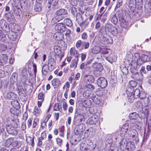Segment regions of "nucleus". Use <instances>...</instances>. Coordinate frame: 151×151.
Here are the masks:
<instances>
[{
  "label": "nucleus",
  "instance_id": "7c9ffc66",
  "mask_svg": "<svg viewBox=\"0 0 151 151\" xmlns=\"http://www.w3.org/2000/svg\"><path fill=\"white\" fill-rule=\"evenodd\" d=\"M69 27H71L73 26V23L71 20L69 18H65L64 20V23Z\"/></svg>",
  "mask_w": 151,
  "mask_h": 151
},
{
  "label": "nucleus",
  "instance_id": "aec40b11",
  "mask_svg": "<svg viewBox=\"0 0 151 151\" xmlns=\"http://www.w3.org/2000/svg\"><path fill=\"white\" fill-rule=\"evenodd\" d=\"M141 65L138 64L137 62L136 61L132 62L130 67L131 72H134V70H137V69L139 68Z\"/></svg>",
  "mask_w": 151,
  "mask_h": 151
},
{
  "label": "nucleus",
  "instance_id": "603ef678",
  "mask_svg": "<svg viewBox=\"0 0 151 151\" xmlns=\"http://www.w3.org/2000/svg\"><path fill=\"white\" fill-rule=\"evenodd\" d=\"M6 38V35L4 33V32L0 29V40H4Z\"/></svg>",
  "mask_w": 151,
  "mask_h": 151
},
{
  "label": "nucleus",
  "instance_id": "39448f33",
  "mask_svg": "<svg viewBox=\"0 0 151 151\" xmlns=\"http://www.w3.org/2000/svg\"><path fill=\"white\" fill-rule=\"evenodd\" d=\"M53 37L57 41H60V43L61 44L62 46L64 47V49L66 48L67 45L65 42L62 40L63 39V34L60 32H58L54 34Z\"/></svg>",
  "mask_w": 151,
  "mask_h": 151
},
{
  "label": "nucleus",
  "instance_id": "bb28decb",
  "mask_svg": "<svg viewBox=\"0 0 151 151\" xmlns=\"http://www.w3.org/2000/svg\"><path fill=\"white\" fill-rule=\"evenodd\" d=\"M129 127L128 124L127 123H126L124 124L122 127V130L124 132V133L122 134L121 133H120V136L122 138L123 137L126 133V130H127Z\"/></svg>",
  "mask_w": 151,
  "mask_h": 151
},
{
  "label": "nucleus",
  "instance_id": "774afa93",
  "mask_svg": "<svg viewBox=\"0 0 151 151\" xmlns=\"http://www.w3.org/2000/svg\"><path fill=\"white\" fill-rule=\"evenodd\" d=\"M88 35L85 32H83L81 35V38L83 40H86L88 38Z\"/></svg>",
  "mask_w": 151,
  "mask_h": 151
},
{
  "label": "nucleus",
  "instance_id": "2f4dec72",
  "mask_svg": "<svg viewBox=\"0 0 151 151\" xmlns=\"http://www.w3.org/2000/svg\"><path fill=\"white\" fill-rule=\"evenodd\" d=\"M13 100L11 101L12 104L16 109H19L20 108V105L19 102L16 99Z\"/></svg>",
  "mask_w": 151,
  "mask_h": 151
},
{
  "label": "nucleus",
  "instance_id": "2eb2a0df",
  "mask_svg": "<svg viewBox=\"0 0 151 151\" xmlns=\"http://www.w3.org/2000/svg\"><path fill=\"white\" fill-rule=\"evenodd\" d=\"M17 95L14 93L10 92L4 96V98L6 99L14 100L17 98Z\"/></svg>",
  "mask_w": 151,
  "mask_h": 151
},
{
  "label": "nucleus",
  "instance_id": "5701e85b",
  "mask_svg": "<svg viewBox=\"0 0 151 151\" xmlns=\"http://www.w3.org/2000/svg\"><path fill=\"white\" fill-rule=\"evenodd\" d=\"M13 8L14 13L17 17L19 18L22 12L21 9L17 6H13Z\"/></svg>",
  "mask_w": 151,
  "mask_h": 151
},
{
  "label": "nucleus",
  "instance_id": "49530a36",
  "mask_svg": "<svg viewBox=\"0 0 151 151\" xmlns=\"http://www.w3.org/2000/svg\"><path fill=\"white\" fill-rule=\"evenodd\" d=\"M96 68L97 71L101 72L103 70V67L101 63H97L96 65Z\"/></svg>",
  "mask_w": 151,
  "mask_h": 151
},
{
  "label": "nucleus",
  "instance_id": "052dcab7",
  "mask_svg": "<svg viewBox=\"0 0 151 151\" xmlns=\"http://www.w3.org/2000/svg\"><path fill=\"white\" fill-rule=\"evenodd\" d=\"M107 19V13H105L101 19V21L104 23L106 21Z\"/></svg>",
  "mask_w": 151,
  "mask_h": 151
},
{
  "label": "nucleus",
  "instance_id": "e433bc0d",
  "mask_svg": "<svg viewBox=\"0 0 151 151\" xmlns=\"http://www.w3.org/2000/svg\"><path fill=\"white\" fill-rule=\"evenodd\" d=\"M55 53L56 56L58 57L59 58H60L59 61H60L64 55V52H62L61 50L58 52L57 53Z\"/></svg>",
  "mask_w": 151,
  "mask_h": 151
},
{
  "label": "nucleus",
  "instance_id": "bf43d9fd",
  "mask_svg": "<svg viewBox=\"0 0 151 151\" xmlns=\"http://www.w3.org/2000/svg\"><path fill=\"white\" fill-rule=\"evenodd\" d=\"M86 88H89L91 90H93L95 88L94 86L91 84H88L86 85Z\"/></svg>",
  "mask_w": 151,
  "mask_h": 151
},
{
  "label": "nucleus",
  "instance_id": "a211bd4d",
  "mask_svg": "<svg viewBox=\"0 0 151 151\" xmlns=\"http://www.w3.org/2000/svg\"><path fill=\"white\" fill-rule=\"evenodd\" d=\"M145 107H151V95L148 96L147 98H145L144 100Z\"/></svg>",
  "mask_w": 151,
  "mask_h": 151
},
{
  "label": "nucleus",
  "instance_id": "cd10ccee",
  "mask_svg": "<svg viewBox=\"0 0 151 151\" xmlns=\"http://www.w3.org/2000/svg\"><path fill=\"white\" fill-rule=\"evenodd\" d=\"M51 82L52 84L55 88H58L61 84L59 79L57 78L53 79Z\"/></svg>",
  "mask_w": 151,
  "mask_h": 151
},
{
  "label": "nucleus",
  "instance_id": "393cba45",
  "mask_svg": "<svg viewBox=\"0 0 151 151\" xmlns=\"http://www.w3.org/2000/svg\"><path fill=\"white\" fill-rule=\"evenodd\" d=\"M83 116L82 114H78L75 115L74 121L78 123H79L82 121L83 118Z\"/></svg>",
  "mask_w": 151,
  "mask_h": 151
},
{
  "label": "nucleus",
  "instance_id": "680f3d73",
  "mask_svg": "<svg viewBox=\"0 0 151 151\" xmlns=\"http://www.w3.org/2000/svg\"><path fill=\"white\" fill-rule=\"evenodd\" d=\"M136 106L137 107H138L139 109L142 108V105L141 102L139 101H138L136 102Z\"/></svg>",
  "mask_w": 151,
  "mask_h": 151
},
{
  "label": "nucleus",
  "instance_id": "a18cd8bd",
  "mask_svg": "<svg viewBox=\"0 0 151 151\" xmlns=\"http://www.w3.org/2000/svg\"><path fill=\"white\" fill-rule=\"evenodd\" d=\"M54 111H59L61 112L62 110L61 106H59L58 104H55L54 105Z\"/></svg>",
  "mask_w": 151,
  "mask_h": 151
},
{
  "label": "nucleus",
  "instance_id": "4468645a",
  "mask_svg": "<svg viewBox=\"0 0 151 151\" xmlns=\"http://www.w3.org/2000/svg\"><path fill=\"white\" fill-rule=\"evenodd\" d=\"M84 81L87 83H92L95 81L94 77L91 75H86L84 77Z\"/></svg>",
  "mask_w": 151,
  "mask_h": 151
},
{
  "label": "nucleus",
  "instance_id": "412c9836",
  "mask_svg": "<svg viewBox=\"0 0 151 151\" xmlns=\"http://www.w3.org/2000/svg\"><path fill=\"white\" fill-rule=\"evenodd\" d=\"M67 14L68 12L67 10L64 9L62 8L58 10L54 13V14L63 16L66 15Z\"/></svg>",
  "mask_w": 151,
  "mask_h": 151
},
{
  "label": "nucleus",
  "instance_id": "13d9d810",
  "mask_svg": "<svg viewBox=\"0 0 151 151\" xmlns=\"http://www.w3.org/2000/svg\"><path fill=\"white\" fill-rule=\"evenodd\" d=\"M95 121H94L92 118L91 117L88 120V122L91 125H93L96 123Z\"/></svg>",
  "mask_w": 151,
  "mask_h": 151
},
{
  "label": "nucleus",
  "instance_id": "6e6552de",
  "mask_svg": "<svg viewBox=\"0 0 151 151\" xmlns=\"http://www.w3.org/2000/svg\"><path fill=\"white\" fill-rule=\"evenodd\" d=\"M151 56L150 54H142L141 56V60H139V64L142 65L143 63L150 61Z\"/></svg>",
  "mask_w": 151,
  "mask_h": 151
},
{
  "label": "nucleus",
  "instance_id": "e2e57ef3",
  "mask_svg": "<svg viewBox=\"0 0 151 151\" xmlns=\"http://www.w3.org/2000/svg\"><path fill=\"white\" fill-rule=\"evenodd\" d=\"M20 6L21 8H22L23 6H24L25 5H27V3H26V0H20Z\"/></svg>",
  "mask_w": 151,
  "mask_h": 151
},
{
  "label": "nucleus",
  "instance_id": "b1692460",
  "mask_svg": "<svg viewBox=\"0 0 151 151\" xmlns=\"http://www.w3.org/2000/svg\"><path fill=\"white\" fill-rule=\"evenodd\" d=\"M4 17L6 20L9 22H11L13 21L14 17L10 12L5 14Z\"/></svg>",
  "mask_w": 151,
  "mask_h": 151
},
{
  "label": "nucleus",
  "instance_id": "c756f323",
  "mask_svg": "<svg viewBox=\"0 0 151 151\" xmlns=\"http://www.w3.org/2000/svg\"><path fill=\"white\" fill-rule=\"evenodd\" d=\"M8 57L6 55H3L0 57V62L3 64H5L8 61Z\"/></svg>",
  "mask_w": 151,
  "mask_h": 151
},
{
  "label": "nucleus",
  "instance_id": "ddd939ff",
  "mask_svg": "<svg viewBox=\"0 0 151 151\" xmlns=\"http://www.w3.org/2000/svg\"><path fill=\"white\" fill-rule=\"evenodd\" d=\"M55 62L54 58H50L49 59L47 65L50 68V71H52L55 68Z\"/></svg>",
  "mask_w": 151,
  "mask_h": 151
},
{
  "label": "nucleus",
  "instance_id": "c85d7f7f",
  "mask_svg": "<svg viewBox=\"0 0 151 151\" xmlns=\"http://www.w3.org/2000/svg\"><path fill=\"white\" fill-rule=\"evenodd\" d=\"M49 70L50 71V68L47 64H44L43 66L42 70V74L46 75L47 74Z\"/></svg>",
  "mask_w": 151,
  "mask_h": 151
},
{
  "label": "nucleus",
  "instance_id": "09e8293b",
  "mask_svg": "<svg viewBox=\"0 0 151 151\" xmlns=\"http://www.w3.org/2000/svg\"><path fill=\"white\" fill-rule=\"evenodd\" d=\"M63 107L64 111H66L68 108V105L65 101V99H62Z\"/></svg>",
  "mask_w": 151,
  "mask_h": 151
},
{
  "label": "nucleus",
  "instance_id": "a878e982",
  "mask_svg": "<svg viewBox=\"0 0 151 151\" xmlns=\"http://www.w3.org/2000/svg\"><path fill=\"white\" fill-rule=\"evenodd\" d=\"M78 61V57L77 56L73 60H72L70 65V67L71 68H76L77 67Z\"/></svg>",
  "mask_w": 151,
  "mask_h": 151
},
{
  "label": "nucleus",
  "instance_id": "864d4df0",
  "mask_svg": "<svg viewBox=\"0 0 151 151\" xmlns=\"http://www.w3.org/2000/svg\"><path fill=\"white\" fill-rule=\"evenodd\" d=\"M83 41L81 40H78L77 42L76 43V47L78 48L82 45Z\"/></svg>",
  "mask_w": 151,
  "mask_h": 151
},
{
  "label": "nucleus",
  "instance_id": "f3484780",
  "mask_svg": "<svg viewBox=\"0 0 151 151\" xmlns=\"http://www.w3.org/2000/svg\"><path fill=\"white\" fill-rule=\"evenodd\" d=\"M117 56L114 53H111L110 55L106 58V59L111 63L114 62L117 60Z\"/></svg>",
  "mask_w": 151,
  "mask_h": 151
},
{
  "label": "nucleus",
  "instance_id": "0eeeda50",
  "mask_svg": "<svg viewBox=\"0 0 151 151\" xmlns=\"http://www.w3.org/2000/svg\"><path fill=\"white\" fill-rule=\"evenodd\" d=\"M7 132L11 134L15 135L17 134L18 132L16 129L13 125L7 124L6 126Z\"/></svg>",
  "mask_w": 151,
  "mask_h": 151
},
{
  "label": "nucleus",
  "instance_id": "37998d69",
  "mask_svg": "<svg viewBox=\"0 0 151 151\" xmlns=\"http://www.w3.org/2000/svg\"><path fill=\"white\" fill-rule=\"evenodd\" d=\"M92 100L93 102L96 104H99L100 102V100L99 98L96 96L92 97Z\"/></svg>",
  "mask_w": 151,
  "mask_h": 151
},
{
  "label": "nucleus",
  "instance_id": "423d86ee",
  "mask_svg": "<svg viewBox=\"0 0 151 151\" xmlns=\"http://www.w3.org/2000/svg\"><path fill=\"white\" fill-rule=\"evenodd\" d=\"M97 84L98 86L101 88H104L108 85L107 80L104 77H100L96 81Z\"/></svg>",
  "mask_w": 151,
  "mask_h": 151
},
{
  "label": "nucleus",
  "instance_id": "c03bdc74",
  "mask_svg": "<svg viewBox=\"0 0 151 151\" xmlns=\"http://www.w3.org/2000/svg\"><path fill=\"white\" fill-rule=\"evenodd\" d=\"M111 22L116 24L118 21V19L116 14L114 15L111 19Z\"/></svg>",
  "mask_w": 151,
  "mask_h": 151
},
{
  "label": "nucleus",
  "instance_id": "c9c22d12",
  "mask_svg": "<svg viewBox=\"0 0 151 151\" xmlns=\"http://www.w3.org/2000/svg\"><path fill=\"white\" fill-rule=\"evenodd\" d=\"M12 26V30H14L15 32L18 31L20 28V27L18 25L15 24H11Z\"/></svg>",
  "mask_w": 151,
  "mask_h": 151
},
{
  "label": "nucleus",
  "instance_id": "9d476101",
  "mask_svg": "<svg viewBox=\"0 0 151 151\" xmlns=\"http://www.w3.org/2000/svg\"><path fill=\"white\" fill-rule=\"evenodd\" d=\"M132 73L131 77L134 79L139 81H142L144 77L142 74L137 72H133Z\"/></svg>",
  "mask_w": 151,
  "mask_h": 151
},
{
  "label": "nucleus",
  "instance_id": "4be33fe9",
  "mask_svg": "<svg viewBox=\"0 0 151 151\" xmlns=\"http://www.w3.org/2000/svg\"><path fill=\"white\" fill-rule=\"evenodd\" d=\"M126 148L129 151H132L135 148V146L133 142L130 141L127 142Z\"/></svg>",
  "mask_w": 151,
  "mask_h": 151
},
{
  "label": "nucleus",
  "instance_id": "7ed1b4c3",
  "mask_svg": "<svg viewBox=\"0 0 151 151\" xmlns=\"http://www.w3.org/2000/svg\"><path fill=\"white\" fill-rule=\"evenodd\" d=\"M140 91L139 89L136 88L134 91L133 90L131 92H127V93L129 101L132 102L134 99L138 98Z\"/></svg>",
  "mask_w": 151,
  "mask_h": 151
},
{
  "label": "nucleus",
  "instance_id": "9b49d317",
  "mask_svg": "<svg viewBox=\"0 0 151 151\" xmlns=\"http://www.w3.org/2000/svg\"><path fill=\"white\" fill-rule=\"evenodd\" d=\"M137 85V83L134 81H131L129 82L127 89L126 92H130L132 91L133 90H134V88L136 87Z\"/></svg>",
  "mask_w": 151,
  "mask_h": 151
},
{
  "label": "nucleus",
  "instance_id": "dca6fc26",
  "mask_svg": "<svg viewBox=\"0 0 151 151\" xmlns=\"http://www.w3.org/2000/svg\"><path fill=\"white\" fill-rule=\"evenodd\" d=\"M55 16L53 17L52 20V22L54 23H57L61 20L64 18V17L63 16L58 15L57 14H54Z\"/></svg>",
  "mask_w": 151,
  "mask_h": 151
},
{
  "label": "nucleus",
  "instance_id": "6e6d98bb",
  "mask_svg": "<svg viewBox=\"0 0 151 151\" xmlns=\"http://www.w3.org/2000/svg\"><path fill=\"white\" fill-rule=\"evenodd\" d=\"M7 49L6 46L4 44L0 43V50L5 51Z\"/></svg>",
  "mask_w": 151,
  "mask_h": 151
},
{
  "label": "nucleus",
  "instance_id": "473e14b6",
  "mask_svg": "<svg viewBox=\"0 0 151 151\" xmlns=\"http://www.w3.org/2000/svg\"><path fill=\"white\" fill-rule=\"evenodd\" d=\"M27 141L28 144L29 145L33 146L35 145L34 138L30 136L28 137L27 139Z\"/></svg>",
  "mask_w": 151,
  "mask_h": 151
},
{
  "label": "nucleus",
  "instance_id": "79ce46f5",
  "mask_svg": "<svg viewBox=\"0 0 151 151\" xmlns=\"http://www.w3.org/2000/svg\"><path fill=\"white\" fill-rule=\"evenodd\" d=\"M89 46L90 43L89 42L83 41L82 47L83 48L85 49H87L89 47Z\"/></svg>",
  "mask_w": 151,
  "mask_h": 151
},
{
  "label": "nucleus",
  "instance_id": "8fccbe9b",
  "mask_svg": "<svg viewBox=\"0 0 151 151\" xmlns=\"http://www.w3.org/2000/svg\"><path fill=\"white\" fill-rule=\"evenodd\" d=\"M40 112V109L37 107H35L34 110L33 114L36 116H37Z\"/></svg>",
  "mask_w": 151,
  "mask_h": 151
},
{
  "label": "nucleus",
  "instance_id": "72a5a7b5",
  "mask_svg": "<svg viewBox=\"0 0 151 151\" xmlns=\"http://www.w3.org/2000/svg\"><path fill=\"white\" fill-rule=\"evenodd\" d=\"M133 57L135 61L137 62L138 64L139 65V60H141V56H140V54L138 53H134Z\"/></svg>",
  "mask_w": 151,
  "mask_h": 151
},
{
  "label": "nucleus",
  "instance_id": "4d7b16f0",
  "mask_svg": "<svg viewBox=\"0 0 151 151\" xmlns=\"http://www.w3.org/2000/svg\"><path fill=\"white\" fill-rule=\"evenodd\" d=\"M122 0H118L116 3V8L119 7L122 4Z\"/></svg>",
  "mask_w": 151,
  "mask_h": 151
},
{
  "label": "nucleus",
  "instance_id": "ea45409f",
  "mask_svg": "<svg viewBox=\"0 0 151 151\" xmlns=\"http://www.w3.org/2000/svg\"><path fill=\"white\" fill-rule=\"evenodd\" d=\"M100 48L98 47H95L92 49V52L93 54H97L100 52Z\"/></svg>",
  "mask_w": 151,
  "mask_h": 151
},
{
  "label": "nucleus",
  "instance_id": "de8ad7c7",
  "mask_svg": "<svg viewBox=\"0 0 151 151\" xmlns=\"http://www.w3.org/2000/svg\"><path fill=\"white\" fill-rule=\"evenodd\" d=\"M58 2V0H49V4H52L53 6H57Z\"/></svg>",
  "mask_w": 151,
  "mask_h": 151
},
{
  "label": "nucleus",
  "instance_id": "f03ea898",
  "mask_svg": "<svg viewBox=\"0 0 151 151\" xmlns=\"http://www.w3.org/2000/svg\"><path fill=\"white\" fill-rule=\"evenodd\" d=\"M84 12L82 11H81V13H77L76 14V20L79 24L82 29H85L89 24V22L88 21V18H85V16L83 14Z\"/></svg>",
  "mask_w": 151,
  "mask_h": 151
},
{
  "label": "nucleus",
  "instance_id": "f257e3e1",
  "mask_svg": "<svg viewBox=\"0 0 151 151\" xmlns=\"http://www.w3.org/2000/svg\"><path fill=\"white\" fill-rule=\"evenodd\" d=\"M99 32L103 35H106L111 33L114 36H115L118 33L116 28L112 24L109 23L106 24L104 27L101 28Z\"/></svg>",
  "mask_w": 151,
  "mask_h": 151
},
{
  "label": "nucleus",
  "instance_id": "f704fd0d",
  "mask_svg": "<svg viewBox=\"0 0 151 151\" xmlns=\"http://www.w3.org/2000/svg\"><path fill=\"white\" fill-rule=\"evenodd\" d=\"M139 116V114L136 112H133L130 114L129 115V118L131 119H135Z\"/></svg>",
  "mask_w": 151,
  "mask_h": 151
},
{
  "label": "nucleus",
  "instance_id": "f8f14e48",
  "mask_svg": "<svg viewBox=\"0 0 151 151\" xmlns=\"http://www.w3.org/2000/svg\"><path fill=\"white\" fill-rule=\"evenodd\" d=\"M17 32H9L8 34L9 38L12 41H17L19 39V36Z\"/></svg>",
  "mask_w": 151,
  "mask_h": 151
},
{
  "label": "nucleus",
  "instance_id": "69168bd1",
  "mask_svg": "<svg viewBox=\"0 0 151 151\" xmlns=\"http://www.w3.org/2000/svg\"><path fill=\"white\" fill-rule=\"evenodd\" d=\"M56 141L57 144L59 146H61L62 144L63 140L60 138H57L56 139Z\"/></svg>",
  "mask_w": 151,
  "mask_h": 151
},
{
  "label": "nucleus",
  "instance_id": "5fc2aeb1",
  "mask_svg": "<svg viewBox=\"0 0 151 151\" xmlns=\"http://www.w3.org/2000/svg\"><path fill=\"white\" fill-rule=\"evenodd\" d=\"M70 11L72 14L74 16L77 13V11L76 8L74 7H72L70 9Z\"/></svg>",
  "mask_w": 151,
  "mask_h": 151
},
{
  "label": "nucleus",
  "instance_id": "0e129e2a",
  "mask_svg": "<svg viewBox=\"0 0 151 151\" xmlns=\"http://www.w3.org/2000/svg\"><path fill=\"white\" fill-rule=\"evenodd\" d=\"M123 141H121V142H120V145L119 146V148H120L121 150L122 151H124L125 149V147L124 145L123 144Z\"/></svg>",
  "mask_w": 151,
  "mask_h": 151
},
{
  "label": "nucleus",
  "instance_id": "338daca9",
  "mask_svg": "<svg viewBox=\"0 0 151 151\" xmlns=\"http://www.w3.org/2000/svg\"><path fill=\"white\" fill-rule=\"evenodd\" d=\"M140 73L142 74V75H143V74H145L146 73V71L145 70V68L144 66H142L140 69Z\"/></svg>",
  "mask_w": 151,
  "mask_h": 151
},
{
  "label": "nucleus",
  "instance_id": "4c0bfd02",
  "mask_svg": "<svg viewBox=\"0 0 151 151\" xmlns=\"http://www.w3.org/2000/svg\"><path fill=\"white\" fill-rule=\"evenodd\" d=\"M35 10L37 12H41L42 10V5L40 4H37L34 7Z\"/></svg>",
  "mask_w": 151,
  "mask_h": 151
},
{
  "label": "nucleus",
  "instance_id": "a19ab883",
  "mask_svg": "<svg viewBox=\"0 0 151 151\" xmlns=\"http://www.w3.org/2000/svg\"><path fill=\"white\" fill-rule=\"evenodd\" d=\"M146 93L143 91H140L139 93V97L140 99H144L146 97Z\"/></svg>",
  "mask_w": 151,
  "mask_h": 151
},
{
  "label": "nucleus",
  "instance_id": "1a4fd4ad",
  "mask_svg": "<svg viewBox=\"0 0 151 151\" xmlns=\"http://www.w3.org/2000/svg\"><path fill=\"white\" fill-rule=\"evenodd\" d=\"M55 28L58 32H63L66 29V26L63 23H60L57 24L55 26Z\"/></svg>",
  "mask_w": 151,
  "mask_h": 151
},
{
  "label": "nucleus",
  "instance_id": "3c124183",
  "mask_svg": "<svg viewBox=\"0 0 151 151\" xmlns=\"http://www.w3.org/2000/svg\"><path fill=\"white\" fill-rule=\"evenodd\" d=\"M38 99L40 101H43L44 100V94L42 93H40L38 95Z\"/></svg>",
  "mask_w": 151,
  "mask_h": 151
},
{
  "label": "nucleus",
  "instance_id": "58836bf2",
  "mask_svg": "<svg viewBox=\"0 0 151 151\" xmlns=\"http://www.w3.org/2000/svg\"><path fill=\"white\" fill-rule=\"evenodd\" d=\"M14 141V138L12 137H11L8 139L6 141L5 145L7 147L11 145H12V143Z\"/></svg>",
  "mask_w": 151,
  "mask_h": 151
},
{
  "label": "nucleus",
  "instance_id": "6ab92c4d",
  "mask_svg": "<svg viewBox=\"0 0 151 151\" xmlns=\"http://www.w3.org/2000/svg\"><path fill=\"white\" fill-rule=\"evenodd\" d=\"M118 16L121 25L124 28L127 27V23L122 16L120 14L119 15L118 14Z\"/></svg>",
  "mask_w": 151,
  "mask_h": 151
},
{
  "label": "nucleus",
  "instance_id": "20e7f679",
  "mask_svg": "<svg viewBox=\"0 0 151 151\" xmlns=\"http://www.w3.org/2000/svg\"><path fill=\"white\" fill-rule=\"evenodd\" d=\"M98 39L101 43L104 45L112 43L113 42V40L111 37H109L107 38L102 35H99Z\"/></svg>",
  "mask_w": 151,
  "mask_h": 151
}]
</instances>
